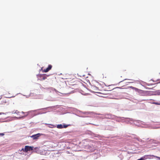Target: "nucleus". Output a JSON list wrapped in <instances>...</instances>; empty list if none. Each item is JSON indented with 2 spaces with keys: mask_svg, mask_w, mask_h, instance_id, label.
Segmentation results:
<instances>
[{
  "mask_svg": "<svg viewBox=\"0 0 160 160\" xmlns=\"http://www.w3.org/2000/svg\"><path fill=\"white\" fill-rule=\"evenodd\" d=\"M85 148L86 149L87 151L88 152H93L95 150V148L91 144L86 146Z\"/></svg>",
  "mask_w": 160,
  "mask_h": 160,
  "instance_id": "obj_1",
  "label": "nucleus"
},
{
  "mask_svg": "<svg viewBox=\"0 0 160 160\" xmlns=\"http://www.w3.org/2000/svg\"><path fill=\"white\" fill-rule=\"evenodd\" d=\"M91 88L93 90V92L97 93H101L99 92V88L94 86H92Z\"/></svg>",
  "mask_w": 160,
  "mask_h": 160,
  "instance_id": "obj_2",
  "label": "nucleus"
},
{
  "mask_svg": "<svg viewBox=\"0 0 160 160\" xmlns=\"http://www.w3.org/2000/svg\"><path fill=\"white\" fill-rule=\"evenodd\" d=\"M24 151L27 152L28 151H30L33 150V147L29 146H26L24 149Z\"/></svg>",
  "mask_w": 160,
  "mask_h": 160,
  "instance_id": "obj_3",
  "label": "nucleus"
},
{
  "mask_svg": "<svg viewBox=\"0 0 160 160\" xmlns=\"http://www.w3.org/2000/svg\"><path fill=\"white\" fill-rule=\"evenodd\" d=\"M71 88L70 87H68L65 89L66 91L63 93H62L63 94H70L71 93V91H70Z\"/></svg>",
  "mask_w": 160,
  "mask_h": 160,
  "instance_id": "obj_4",
  "label": "nucleus"
},
{
  "mask_svg": "<svg viewBox=\"0 0 160 160\" xmlns=\"http://www.w3.org/2000/svg\"><path fill=\"white\" fill-rule=\"evenodd\" d=\"M41 136L40 133H38L36 134L32 135L31 137L33 138L34 140H36L38 139V138Z\"/></svg>",
  "mask_w": 160,
  "mask_h": 160,
  "instance_id": "obj_5",
  "label": "nucleus"
},
{
  "mask_svg": "<svg viewBox=\"0 0 160 160\" xmlns=\"http://www.w3.org/2000/svg\"><path fill=\"white\" fill-rule=\"evenodd\" d=\"M18 112L20 113V115L21 116V117H26L28 115L29 113V112Z\"/></svg>",
  "mask_w": 160,
  "mask_h": 160,
  "instance_id": "obj_6",
  "label": "nucleus"
},
{
  "mask_svg": "<svg viewBox=\"0 0 160 160\" xmlns=\"http://www.w3.org/2000/svg\"><path fill=\"white\" fill-rule=\"evenodd\" d=\"M52 67V66L51 65H49L48 67L47 68L44 69L42 70L43 72H48L51 69Z\"/></svg>",
  "mask_w": 160,
  "mask_h": 160,
  "instance_id": "obj_7",
  "label": "nucleus"
},
{
  "mask_svg": "<svg viewBox=\"0 0 160 160\" xmlns=\"http://www.w3.org/2000/svg\"><path fill=\"white\" fill-rule=\"evenodd\" d=\"M1 104H5V103H8V99L7 98H2L1 99Z\"/></svg>",
  "mask_w": 160,
  "mask_h": 160,
  "instance_id": "obj_8",
  "label": "nucleus"
},
{
  "mask_svg": "<svg viewBox=\"0 0 160 160\" xmlns=\"http://www.w3.org/2000/svg\"><path fill=\"white\" fill-rule=\"evenodd\" d=\"M39 76L41 80H44L46 78V77L45 74H41Z\"/></svg>",
  "mask_w": 160,
  "mask_h": 160,
  "instance_id": "obj_9",
  "label": "nucleus"
},
{
  "mask_svg": "<svg viewBox=\"0 0 160 160\" xmlns=\"http://www.w3.org/2000/svg\"><path fill=\"white\" fill-rule=\"evenodd\" d=\"M63 125L62 124H58L57 125V127L59 129H61L63 128Z\"/></svg>",
  "mask_w": 160,
  "mask_h": 160,
  "instance_id": "obj_10",
  "label": "nucleus"
},
{
  "mask_svg": "<svg viewBox=\"0 0 160 160\" xmlns=\"http://www.w3.org/2000/svg\"><path fill=\"white\" fill-rule=\"evenodd\" d=\"M70 125H69V124H68V125H65V124H64L63 125V128H67V127H68V126H70Z\"/></svg>",
  "mask_w": 160,
  "mask_h": 160,
  "instance_id": "obj_11",
  "label": "nucleus"
},
{
  "mask_svg": "<svg viewBox=\"0 0 160 160\" xmlns=\"http://www.w3.org/2000/svg\"><path fill=\"white\" fill-rule=\"evenodd\" d=\"M155 158H158V159L160 160V157H158V156H154L153 155V156Z\"/></svg>",
  "mask_w": 160,
  "mask_h": 160,
  "instance_id": "obj_12",
  "label": "nucleus"
},
{
  "mask_svg": "<svg viewBox=\"0 0 160 160\" xmlns=\"http://www.w3.org/2000/svg\"><path fill=\"white\" fill-rule=\"evenodd\" d=\"M82 114H83V115L82 116V117H85V116L87 114V113L85 112H82Z\"/></svg>",
  "mask_w": 160,
  "mask_h": 160,
  "instance_id": "obj_13",
  "label": "nucleus"
},
{
  "mask_svg": "<svg viewBox=\"0 0 160 160\" xmlns=\"http://www.w3.org/2000/svg\"><path fill=\"white\" fill-rule=\"evenodd\" d=\"M4 133H0V136H3L4 135H5Z\"/></svg>",
  "mask_w": 160,
  "mask_h": 160,
  "instance_id": "obj_14",
  "label": "nucleus"
},
{
  "mask_svg": "<svg viewBox=\"0 0 160 160\" xmlns=\"http://www.w3.org/2000/svg\"><path fill=\"white\" fill-rule=\"evenodd\" d=\"M130 88L132 89H136L137 88L135 87H132V86H131L130 87Z\"/></svg>",
  "mask_w": 160,
  "mask_h": 160,
  "instance_id": "obj_15",
  "label": "nucleus"
},
{
  "mask_svg": "<svg viewBox=\"0 0 160 160\" xmlns=\"http://www.w3.org/2000/svg\"><path fill=\"white\" fill-rule=\"evenodd\" d=\"M144 160V159L142 158H141L140 159H138L137 160Z\"/></svg>",
  "mask_w": 160,
  "mask_h": 160,
  "instance_id": "obj_16",
  "label": "nucleus"
},
{
  "mask_svg": "<svg viewBox=\"0 0 160 160\" xmlns=\"http://www.w3.org/2000/svg\"><path fill=\"white\" fill-rule=\"evenodd\" d=\"M46 113V112H40L39 113V114H43V113Z\"/></svg>",
  "mask_w": 160,
  "mask_h": 160,
  "instance_id": "obj_17",
  "label": "nucleus"
},
{
  "mask_svg": "<svg viewBox=\"0 0 160 160\" xmlns=\"http://www.w3.org/2000/svg\"><path fill=\"white\" fill-rule=\"evenodd\" d=\"M154 103L156 105H159L160 104L158 102H154Z\"/></svg>",
  "mask_w": 160,
  "mask_h": 160,
  "instance_id": "obj_18",
  "label": "nucleus"
},
{
  "mask_svg": "<svg viewBox=\"0 0 160 160\" xmlns=\"http://www.w3.org/2000/svg\"><path fill=\"white\" fill-rule=\"evenodd\" d=\"M22 150H23L24 151V150L23 149V148H22Z\"/></svg>",
  "mask_w": 160,
  "mask_h": 160,
  "instance_id": "obj_19",
  "label": "nucleus"
},
{
  "mask_svg": "<svg viewBox=\"0 0 160 160\" xmlns=\"http://www.w3.org/2000/svg\"><path fill=\"white\" fill-rule=\"evenodd\" d=\"M0 114H1V113H0Z\"/></svg>",
  "mask_w": 160,
  "mask_h": 160,
  "instance_id": "obj_20",
  "label": "nucleus"
}]
</instances>
